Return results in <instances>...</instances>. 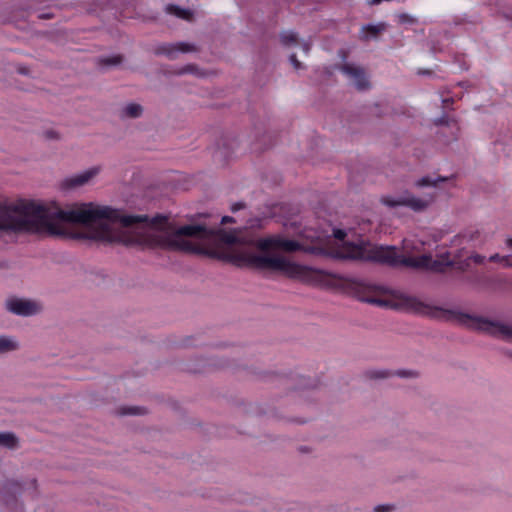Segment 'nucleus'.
Wrapping results in <instances>:
<instances>
[{"mask_svg": "<svg viewBox=\"0 0 512 512\" xmlns=\"http://www.w3.org/2000/svg\"><path fill=\"white\" fill-rule=\"evenodd\" d=\"M507 245L512 248V238L507 239Z\"/></svg>", "mask_w": 512, "mask_h": 512, "instance_id": "7c9ffc66", "label": "nucleus"}, {"mask_svg": "<svg viewBox=\"0 0 512 512\" xmlns=\"http://www.w3.org/2000/svg\"><path fill=\"white\" fill-rule=\"evenodd\" d=\"M403 206L410 207L415 211H422L426 209L429 205V202L423 199H420L413 195H407L403 197Z\"/></svg>", "mask_w": 512, "mask_h": 512, "instance_id": "9d476101", "label": "nucleus"}, {"mask_svg": "<svg viewBox=\"0 0 512 512\" xmlns=\"http://www.w3.org/2000/svg\"><path fill=\"white\" fill-rule=\"evenodd\" d=\"M244 206L245 205L243 203H241V202L235 203V204L232 205L231 210L235 212V211H238V210L244 208Z\"/></svg>", "mask_w": 512, "mask_h": 512, "instance_id": "cd10ccee", "label": "nucleus"}, {"mask_svg": "<svg viewBox=\"0 0 512 512\" xmlns=\"http://www.w3.org/2000/svg\"><path fill=\"white\" fill-rule=\"evenodd\" d=\"M290 61L295 69L301 68V63L296 59V56L294 54L290 56Z\"/></svg>", "mask_w": 512, "mask_h": 512, "instance_id": "a878e982", "label": "nucleus"}, {"mask_svg": "<svg viewBox=\"0 0 512 512\" xmlns=\"http://www.w3.org/2000/svg\"><path fill=\"white\" fill-rule=\"evenodd\" d=\"M99 172L98 168H91L87 171H84L78 175L67 178L64 180L63 185L67 188H74L77 186H82L86 184L90 179H92Z\"/></svg>", "mask_w": 512, "mask_h": 512, "instance_id": "6e6552de", "label": "nucleus"}, {"mask_svg": "<svg viewBox=\"0 0 512 512\" xmlns=\"http://www.w3.org/2000/svg\"><path fill=\"white\" fill-rule=\"evenodd\" d=\"M234 222V219L232 217H229V216H224L221 220V223L222 224H226V223H232Z\"/></svg>", "mask_w": 512, "mask_h": 512, "instance_id": "c85d7f7f", "label": "nucleus"}, {"mask_svg": "<svg viewBox=\"0 0 512 512\" xmlns=\"http://www.w3.org/2000/svg\"><path fill=\"white\" fill-rule=\"evenodd\" d=\"M287 252H292L300 249V245L292 240H284L279 237L278 248Z\"/></svg>", "mask_w": 512, "mask_h": 512, "instance_id": "2eb2a0df", "label": "nucleus"}, {"mask_svg": "<svg viewBox=\"0 0 512 512\" xmlns=\"http://www.w3.org/2000/svg\"><path fill=\"white\" fill-rule=\"evenodd\" d=\"M67 208L48 215L43 206L29 201L8 203L0 195V229L25 230L52 236L68 235L67 226L71 221L60 217Z\"/></svg>", "mask_w": 512, "mask_h": 512, "instance_id": "20e7f679", "label": "nucleus"}, {"mask_svg": "<svg viewBox=\"0 0 512 512\" xmlns=\"http://www.w3.org/2000/svg\"><path fill=\"white\" fill-rule=\"evenodd\" d=\"M279 236H271L258 241V247L262 250L277 249Z\"/></svg>", "mask_w": 512, "mask_h": 512, "instance_id": "f8f14e48", "label": "nucleus"}, {"mask_svg": "<svg viewBox=\"0 0 512 512\" xmlns=\"http://www.w3.org/2000/svg\"><path fill=\"white\" fill-rule=\"evenodd\" d=\"M125 111L129 117H137L142 113V107L139 104L131 103L126 107Z\"/></svg>", "mask_w": 512, "mask_h": 512, "instance_id": "6ab92c4d", "label": "nucleus"}, {"mask_svg": "<svg viewBox=\"0 0 512 512\" xmlns=\"http://www.w3.org/2000/svg\"><path fill=\"white\" fill-rule=\"evenodd\" d=\"M249 262L257 269L278 271L290 278L302 279L307 275V268L280 256H255Z\"/></svg>", "mask_w": 512, "mask_h": 512, "instance_id": "39448f33", "label": "nucleus"}, {"mask_svg": "<svg viewBox=\"0 0 512 512\" xmlns=\"http://www.w3.org/2000/svg\"><path fill=\"white\" fill-rule=\"evenodd\" d=\"M60 217L88 227L89 231L83 237L90 240L126 246L160 245L172 250L220 257L210 245L215 230L202 224L173 229L166 216L149 219L146 215H128L92 202L71 205Z\"/></svg>", "mask_w": 512, "mask_h": 512, "instance_id": "f257e3e1", "label": "nucleus"}, {"mask_svg": "<svg viewBox=\"0 0 512 512\" xmlns=\"http://www.w3.org/2000/svg\"><path fill=\"white\" fill-rule=\"evenodd\" d=\"M374 304L397 310H406L440 320L453 322L492 336L512 340V324L469 314L460 309H446L430 305L401 291L374 285Z\"/></svg>", "mask_w": 512, "mask_h": 512, "instance_id": "f03ea898", "label": "nucleus"}, {"mask_svg": "<svg viewBox=\"0 0 512 512\" xmlns=\"http://www.w3.org/2000/svg\"><path fill=\"white\" fill-rule=\"evenodd\" d=\"M388 378V372L382 370H373L369 372V380L380 381Z\"/></svg>", "mask_w": 512, "mask_h": 512, "instance_id": "aec40b11", "label": "nucleus"}, {"mask_svg": "<svg viewBox=\"0 0 512 512\" xmlns=\"http://www.w3.org/2000/svg\"><path fill=\"white\" fill-rule=\"evenodd\" d=\"M303 49H304V51H305V52H307V51L309 50L308 45H306V44H305V45L303 46Z\"/></svg>", "mask_w": 512, "mask_h": 512, "instance_id": "2f4dec72", "label": "nucleus"}, {"mask_svg": "<svg viewBox=\"0 0 512 512\" xmlns=\"http://www.w3.org/2000/svg\"><path fill=\"white\" fill-rule=\"evenodd\" d=\"M399 376L403 379H407V380H414L415 379V373L412 372V371H399L398 372Z\"/></svg>", "mask_w": 512, "mask_h": 512, "instance_id": "5701e85b", "label": "nucleus"}, {"mask_svg": "<svg viewBox=\"0 0 512 512\" xmlns=\"http://www.w3.org/2000/svg\"><path fill=\"white\" fill-rule=\"evenodd\" d=\"M342 71L352 79V83L358 89L363 90L369 87V81L361 67L346 65Z\"/></svg>", "mask_w": 512, "mask_h": 512, "instance_id": "0eeeda50", "label": "nucleus"}, {"mask_svg": "<svg viewBox=\"0 0 512 512\" xmlns=\"http://www.w3.org/2000/svg\"><path fill=\"white\" fill-rule=\"evenodd\" d=\"M367 30L371 31V33H373V34H376L379 31V29L374 26L367 27Z\"/></svg>", "mask_w": 512, "mask_h": 512, "instance_id": "c756f323", "label": "nucleus"}, {"mask_svg": "<svg viewBox=\"0 0 512 512\" xmlns=\"http://www.w3.org/2000/svg\"><path fill=\"white\" fill-rule=\"evenodd\" d=\"M223 241L227 244H233V243L237 242V238L233 235L227 234V235H224Z\"/></svg>", "mask_w": 512, "mask_h": 512, "instance_id": "b1692460", "label": "nucleus"}, {"mask_svg": "<svg viewBox=\"0 0 512 512\" xmlns=\"http://www.w3.org/2000/svg\"><path fill=\"white\" fill-rule=\"evenodd\" d=\"M197 51L196 45L188 42H178L161 48V52L172 56L176 53H190Z\"/></svg>", "mask_w": 512, "mask_h": 512, "instance_id": "1a4fd4ad", "label": "nucleus"}, {"mask_svg": "<svg viewBox=\"0 0 512 512\" xmlns=\"http://www.w3.org/2000/svg\"><path fill=\"white\" fill-rule=\"evenodd\" d=\"M344 245L347 247L346 256L351 258L390 262L412 269L433 272H443L446 268L453 265L448 252L438 255L436 258L424 253L425 243L416 237L403 240L401 254L393 246L371 247L370 245H357L353 243H345Z\"/></svg>", "mask_w": 512, "mask_h": 512, "instance_id": "7ed1b4c3", "label": "nucleus"}, {"mask_svg": "<svg viewBox=\"0 0 512 512\" xmlns=\"http://www.w3.org/2000/svg\"><path fill=\"white\" fill-rule=\"evenodd\" d=\"M7 308L12 313L22 316L35 314L39 310L36 303L25 299H11L7 302Z\"/></svg>", "mask_w": 512, "mask_h": 512, "instance_id": "423d86ee", "label": "nucleus"}, {"mask_svg": "<svg viewBox=\"0 0 512 512\" xmlns=\"http://www.w3.org/2000/svg\"><path fill=\"white\" fill-rule=\"evenodd\" d=\"M17 347L18 344L15 340L4 336L0 337V353L15 350Z\"/></svg>", "mask_w": 512, "mask_h": 512, "instance_id": "4468645a", "label": "nucleus"}, {"mask_svg": "<svg viewBox=\"0 0 512 512\" xmlns=\"http://www.w3.org/2000/svg\"><path fill=\"white\" fill-rule=\"evenodd\" d=\"M167 12L185 20H190L192 18V12L190 10L183 9L175 5L168 6Z\"/></svg>", "mask_w": 512, "mask_h": 512, "instance_id": "ddd939ff", "label": "nucleus"}, {"mask_svg": "<svg viewBox=\"0 0 512 512\" xmlns=\"http://www.w3.org/2000/svg\"><path fill=\"white\" fill-rule=\"evenodd\" d=\"M121 60H122L121 56H114L111 58L101 59L100 62L104 65H117L121 62Z\"/></svg>", "mask_w": 512, "mask_h": 512, "instance_id": "4be33fe9", "label": "nucleus"}, {"mask_svg": "<svg viewBox=\"0 0 512 512\" xmlns=\"http://www.w3.org/2000/svg\"><path fill=\"white\" fill-rule=\"evenodd\" d=\"M345 235L346 234H345V232L343 230L338 229V230L334 231V237L339 239V240H343Z\"/></svg>", "mask_w": 512, "mask_h": 512, "instance_id": "bb28decb", "label": "nucleus"}, {"mask_svg": "<svg viewBox=\"0 0 512 512\" xmlns=\"http://www.w3.org/2000/svg\"><path fill=\"white\" fill-rule=\"evenodd\" d=\"M18 444L17 437L15 434L11 432H1L0 433V446L6 448H14Z\"/></svg>", "mask_w": 512, "mask_h": 512, "instance_id": "9b49d317", "label": "nucleus"}, {"mask_svg": "<svg viewBox=\"0 0 512 512\" xmlns=\"http://www.w3.org/2000/svg\"><path fill=\"white\" fill-rule=\"evenodd\" d=\"M381 202L388 207L403 206V197L396 199L391 196H384L381 198Z\"/></svg>", "mask_w": 512, "mask_h": 512, "instance_id": "a211bd4d", "label": "nucleus"}, {"mask_svg": "<svg viewBox=\"0 0 512 512\" xmlns=\"http://www.w3.org/2000/svg\"><path fill=\"white\" fill-rule=\"evenodd\" d=\"M281 41L287 46L294 45L297 43V35L292 31L284 32L281 35Z\"/></svg>", "mask_w": 512, "mask_h": 512, "instance_id": "f3484780", "label": "nucleus"}, {"mask_svg": "<svg viewBox=\"0 0 512 512\" xmlns=\"http://www.w3.org/2000/svg\"><path fill=\"white\" fill-rule=\"evenodd\" d=\"M445 180H446V178L439 177L436 179H432V178L426 176V177H422L421 179H419L416 182V186H418V187L436 186L439 182H443Z\"/></svg>", "mask_w": 512, "mask_h": 512, "instance_id": "dca6fc26", "label": "nucleus"}, {"mask_svg": "<svg viewBox=\"0 0 512 512\" xmlns=\"http://www.w3.org/2000/svg\"><path fill=\"white\" fill-rule=\"evenodd\" d=\"M490 260L491 261H497V262L501 263L502 265H504L506 267H511L512 266V262H511V260L509 259L508 256H500L499 254H495V255H492L490 257Z\"/></svg>", "mask_w": 512, "mask_h": 512, "instance_id": "412c9836", "label": "nucleus"}, {"mask_svg": "<svg viewBox=\"0 0 512 512\" xmlns=\"http://www.w3.org/2000/svg\"><path fill=\"white\" fill-rule=\"evenodd\" d=\"M470 259H472L476 264H482L484 262V257L479 254L471 255Z\"/></svg>", "mask_w": 512, "mask_h": 512, "instance_id": "393cba45", "label": "nucleus"}]
</instances>
